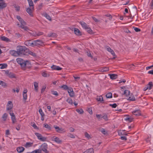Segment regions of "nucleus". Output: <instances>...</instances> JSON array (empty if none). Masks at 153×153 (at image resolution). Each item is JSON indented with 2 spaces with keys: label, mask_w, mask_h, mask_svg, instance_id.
<instances>
[{
  "label": "nucleus",
  "mask_w": 153,
  "mask_h": 153,
  "mask_svg": "<svg viewBox=\"0 0 153 153\" xmlns=\"http://www.w3.org/2000/svg\"><path fill=\"white\" fill-rule=\"evenodd\" d=\"M16 61L23 70H25L26 68H29L31 67V64L29 61L24 60L21 58H18L16 59Z\"/></svg>",
  "instance_id": "nucleus-1"
},
{
  "label": "nucleus",
  "mask_w": 153,
  "mask_h": 153,
  "mask_svg": "<svg viewBox=\"0 0 153 153\" xmlns=\"http://www.w3.org/2000/svg\"><path fill=\"white\" fill-rule=\"evenodd\" d=\"M16 50L19 56L21 55H25L28 51V50L25 47L23 46H18Z\"/></svg>",
  "instance_id": "nucleus-2"
},
{
  "label": "nucleus",
  "mask_w": 153,
  "mask_h": 153,
  "mask_svg": "<svg viewBox=\"0 0 153 153\" xmlns=\"http://www.w3.org/2000/svg\"><path fill=\"white\" fill-rule=\"evenodd\" d=\"M60 88H62L63 89L65 90H68V92L70 97H73L74 96V92L73 91V88H69L66 85H63L60 87Z\"/></svg>",
  "instance_id": "nucleus-3"
},
{
  "label": "nucleus",
  "mask_w": 153,
  "mask_h": 153,
  "mask_svg": "<svg viewBox=\"0 0 153 153\" xmlns=\"http://www.w3.org/2000/svg\"><path fill=\"white\" fill-rule=\"evenodd\" d=\"M21 23V25L19 24H17L18 25L19 27H20L21 28L24 29L26 31H28L29 30V28L25 25L26 24V23L22 19L21 21L20 22Z\"/></svg>",
  "instance_id": "nucleus-4"
},
{
  "label": "nucleus",
  "mask_w": 153,
  "mask_h": 153,
  "mask_svg": "<svg viewBox=\"0 0 153 153\" xmlns=\"http://www.w3.org/2000/svg\"><path fill=\"white\" fill-rule=\"evenodd\" d=\"M35 135L37 137L38 139L40 140L41 141H45L47 138L45 137H42V135L38 133H35Z\"/></svg>",
  "instance_id": "nucleus-5"
},
{
  "label": "nucleus",
  "mask_w": 153,
  "mask_h": 153,
  "mask_svg": "<svg viewBox=\"0 0 153 153\" xmlns=\"http://www.w3.org/2000/svg\"><path fill=\"white\" fill-rule=\"evenodd\" d=\"M41 151L42 150L45 153H49V151L47 150L48 148V145L46 143H44L41 145Z\"/></svg>",
  "instance_id": "nucleus-6"
},
{
  "label": "nucleus",
  "mask_w": 153,
  "mask_h": 153,
  "mask_svg": "<svg viewBox=\"0 0 153 153\" xmlns=\"http://www.w3.org/2000/svg\"><path fill=\"white\" fill-rule=\"evenodd\" d=\"M24 44L27 46H34L33 41L31 40H27L25 41L24 42Z\"/></svg>",
  "instance_id": "nucleus-7"
},
{
  "label": "nucleus",
  "mask_w": 153,
  "mask_h": 153,
  "mask_svg": "<svg viewBox=\"0 0 153 153\" xmlns=\"http://www.w3.org/2000/svg\"><path fill=\"white\" fill-rule=\"evenodd\" d=\"M5 74L9 77L11 78H16V76L15 74L13 73L9 72L8 71H7L5 72Z\"/></svg>",
  "instance_id": "nucleus-8"
},
{
  "label": "nucleus",
  "mask_w": 153,
  "mask_h": 153,
  "mask_svg": "<svg viewBox=\"0 0 153 153\" xmlns=\"http://www.w3.org/2000/svg\"><path fill=\"white\" fill-rule=\"evenodd\" d=\"M153 86V83L152 82H149L147 84L146 86L144 88V91H146L148 89L150 90Z\"/></svg>",
  "instance_id": "nucleus-9"
},
{
  "label": "nucleus",
  "mask_w": 153,
  "mask_h": 153,
  "mask_svg": "<svg viewBox=\"0 0 153 153\" xmlns=\"http://www.w3.org/2000/svg\"><path fill=\"white\" fill-rule=\"evenodd\" d=\"M33 43L34 46L41 45L43 44V42L42 41L38 40L33 41Z\"/></svg>",
  "instance_id": "nucleus-10"
},
{
  "label": "nucleus",
  "mask_w": 153,
  "mask_h": 153,
  "mask_svg": "<svg viewBox=\"0 0 153 153\" xmlns=\"http://www.w3.org/2000/svg\"><path fill=\"white\" fill-rule=\"evenodd\" d=\"M10 54L12 55L17 57L19 56L17 51L10 50Z\"/></svg>",
  "instance_id": "nucleus-11"
},
{
  "label": "nucleus",
  "mask_w": 153,
  "mask_h": 153,
  "mask_svg": "<svg viewBox=\"0 0 153 153\" xmlns=\"http://www.w3.org/2000/svg\"><path fill=\"white\" fill-rule=\"evenodd\" d=\"M13 105L11 101H9L7 105V111L11 110L13 108Z\"/></svg>",
  "instance_id": "nucleus-12"
},
{
  "label": "nucleus",
  "mask_w": 153,
  "mask_h": 153,
  "mask_svg": "<svg viewBox=\"0 0 153 153\" xmlns=\"http://www.w3.org/2000/svg\"><path fill=\"white\" fill-rule=\"evenodd\" d=\"M7 4L3 0H0V8L3 9L6 7Z\"/></svg>",
  "instance_id": "nucleus-13"
},
{
  "label": "nucleus",
  "mask_w": 153,
  "mask_h": 153,
  "mask_svg": "<svg viewBox=\"0 0 153 153\" xmlns=\"http://www.w3.org/2000/svg\"><path fill=\"white\" fill-rule=\"evenodd\" d=\"M75 33L77 36H81L82 35L81 32L78 28H74Z\"/></svg>",
  "instance_id": "nucleus-14"
},
{
  "label": "nucleus",
  "mask_w": 153,
  "mask_h": 153,
  "mask_svg": "<svg viewBox=\"0 0 153 153\" xmlns=\"http://www.w3.org/2000/svg\"><path fill=\"white\" fill-rule=\"evenodd\" d=\"M79 23L81 25L82 27L85 30L87 29L89 26L87 25L85 22L82 21H80Z\"/></svg>",
  "instance_id": "nucleus-15"
},
{
  "label": "nucleus",
  "mask_w": 153,
  "mask_h": 153,
  "mask_svg": "<svg viewBox=\"0 0 153 153\" xmlns=\"http://www.w3.org/2000/svg\"><path fill=\"white\" fill-rule=\"evenodd\" d=\"M52 140L58 143H61L62 142V140L57 137H53L52 138Z\"/></svg>",
  "instance_id": "nucleus-16"
},
{
  "label": "nucleus",
  "mask_w": 153,
  "mask_h": 153,
  "mask_svg": "<svg viewBox=\"0 0 153 153\" xmlns=\"http://www.w3.org/2000/svg\"><path fill=\"white\" fill-rule=\"evenodd\" d=\"M106 50L110 52L113 56H115V54L114 51L110 47H107L106 48Z\"/></svg>",
  "instance_id": "nucleus-17"
},
{
  "label": "nucleus",
  "mask_w": 153,
  "mask_h": 153,
  "mask_svg": "<svg viewBox=\"0 0 153 153\" xmlns=\"http://www.w3.org/2000/svg\"><path fill=\"white\" fill-rule=\"evenodd\" d=\"M51 68L53 70L59 71L61 70L62 68H60L59 66H57L55 65H53L51 67Z\"/></svg>",
  "instance_id": "nucleus-18"
},
{
  "label": "nucleus",
  "mask_w": 153,
  "mask_h": 153,
  "mask_svg": "<svg viewBox=\"0 0 153 153\" xmlns=\"http://www.w3.org/2000/svg\"><path fill=\"white\" fill-rule=\"evenodd\" d=\"M25 149L22 147H18L16 149L17 152L19 153L22 152Z\"/></svg>",
  "instance_id": "nucleus-19"
},
{
  "label": "nucleus",
  "mask_w": 153,
  "mask_h": 153,
  "mask_svg": "<svg viewBox=\"0 0 153 153\" xmlns=\"http://www.w3.org/2000/svg\"><path fill=\"white\" fill-rule=\"evenodd\" d=\"M54 127L56 129V131L60 133L61 131H63V129L62 128H60L59 127L57 126H54Z\"/></svg>",
  "instance_id": "nucleus-20"
},
{
  "label": "nucleus",
  "mask_w": 153,
  "mask_h": 153,
  "mask_svg": "<svg viewBox=\"0 0 153 153\" xmlns=\"http://www.w3.org/2000/svg\"><path fill=\"white\" fill-rule=\"evenodd\" d=\"M33 144V143L27 142L26 143V144L24 145V146L26 148H28L32 146Z\"/></svg>",
  "instance_id": "nucleus-21"
},
{
  "label": "nucleus",
  "mask_w": 153,
  "mask_h": 153,
  "mask_svg": "<svg viewBox=\"0 0 153 153\" xmlns=\"http://www.w3.org/2000/svg\"><path fill=\"white\" fill-rule=\"evenodd\" d=\"M1 39L2 40L6 42L10 41V40L9 39L4 36L1 37Z\"/></svg>",
  "instance_id": "nucleus-22"
},
{
  "label": "nucleus",
  "mask_w": 153,
  "mask_h": 153,
  "mask_svg": "<svg viewBox=\"0 0 153 153\" xmlns=\"http://www.w3.org/2000/svg\"><path fill=\"white\" fill-rule=\"evenodd\" d=\"M42 15L46 17L47 19L50 21L51 20V17L48 14L46 13H44L42 14Z\"/></svg>",
  "instance_id": "nucleus-23"
},
{
  "label": "nucleus",
  "mask_w": 153,
  "mask_h": 153,
  "mask_svg": "<svg viewBox=\"0 0 153 153\" xmlns=\"http://www.w3.org/2000/svg\"><path fill=\"white\" fill-rule=\"evenodd\" d=\"M94 150L93 149H89L84 152V153H94Z\"/></svg>",
  "instance_id": "nucleus-24"
},
{
  "label": "nucleus",
  "mask_w": 153,
  "mask_h": 153,
  "mask_svg": "<svg viewBox=\"0 0 153 153\" xmlns=\"http://www.w3.org/2000/svg\"><path fill=\"white\" fill-rule=\"evenodd\" d=\"M96 100L98 101L103 102V103L104 102L103 98L102 96H97L96 98Z\"/></svg>",
  "instance_id": "nucleus-25"
},
{
  "label": "nucleus",
  "mask_w": 153,
  "mask_h": 153,
  "mask_svg": "<svg viewBox=\"0 0 153 153\" xmlns=\"http://www.w3.org/2000/svg\"><path fill=\"white\" fill-rule=\"evenodd\" d=\"M47 36L55 37L57 36V35L55 33H51L48 34Z\"/></svg>",
  "instance_id": "nucleus-26"
},
{
  "label": "nucleus",
  "mask_w": 153,
  "mask_h": 153,
  "mask_svg": "<svg viewBox=\"0 0 153 153\" xmlns=\"http://www.w3.org/2000/svg\"><path fill=\"white\" fill-rule=\"evenodd\" d=\"M130 93V91L127 90H125L124 91L123 93V95H124L126 97H128L129 96Z\"/></svg>",
  "instance_id": "nucleus-27"
},
{
  "label": "nucleus",
  "mask_w": 153,
  "mask_h": 153,
  "mask_svg": "<svg viewBox=\"0 0 153 153\" xmlns=\"http://www.w3.org/2000/svg\"><path fill=\"white\" fill-rule=\"evenodd\" d=\"M132 113L135 115H140V111L139 110L134 111Z\"/></svg>",
  "instance_id": "nucleus-28"
},
{
  "label": "nucleus",
  "mask_w": 153,
  "mask_h": 153,
  "mask_svg": "<svg viewBox=\"0 0 153 153\" xmlns=\"http://www.w3.org/2000/svg\"><path fill=\"white\" fill-rule=\"evenodd\" d=\"M110 78L111 79H114L117 78V75L116 74H110Z\"/></svg>",
  "instance_id": "nucleus-29"
},
{
  "label": "nucleus",
  "mask_w": 153,
  "mask_h": 153,
  "mask_svg": "<svg viewBox=\"0 0 153 153\" xmlns=\"http://www.w3.org/2000/svg\"><path fill=\"white\" fill-rule=\"evenodd\" d=\"M85 30L89 34H91L93 33L92 30L91 29V28L89 27V26L87 29H86Z\"/></svg>",
  "instance_id": "nucleus-30"
},
{
  "label": "nucleus",
  "mask_w": 153,
  "mask_h": 153,
  "mask_svg": "<svg viewBox=\"0 0 153 153\" xmlns=\"http://www.w3.org/2000/svg\"><path fill=\"white\" fill-rule=\"evenodd\" d=\"M34 86L35 90L37 91L38 88V83L36 82H34Z\"/></svg>",
  "instance_id": "nucleus-31"
},
{
  "label": "nucleus",
  "mask_w": 153,
  "mask_h": 153,
  "mask_svg": "<svg viewBox=\"0 0 153 153\" xmlns=\"http://www.w3.org/2000/svg\"><path fill=\"white\" fill-rule=\"evenodd\" d=\"M99 130L104 135H105L107 134V131L105 130V129L104 128H101Z\"/></svg>",
  "instance_id": "nucleus-32"
},
{
  "label": "nucleus",
  "mask_w": 153,
  "mask_h": 153,
  "mask_svg": "<svg viewBox=\"0 0 153 153\" xmlns=\"http://www.w3.org/2000/svg\"><path fill=\"white\" fill-rule=\"evenodd\" d=\"M105 96L107 98H111L112 97V94L111 93L109 92Z\"/></svg>",
  "instance_id": "nucleus-33"
},
{
  "label": "nucleus",
  "mask_w": 153,
  "mask_h": 153,
  "mask_svg": "<svg viewBox=\"0 0 153 153\" xmlns=\"http://www.w3.org/2000/svg\"><path fill=\"white\" fill-rule=\"evenodd\" d=\"M130 11V10H129ZM130 16L129 17L131 18V19H133V17L136 15V12H135L134 13H133V12L131 11V12L130 11Z\"/></svg>",
  "instance_id": "nucleus-34"
},
{
  "label": "nucleus",
  "mask_w": 153,
  "mask_h": 153,
  "mask_svg": "<svg viewBox=\"0 0 153 153\" xmlns=\"http://www.w3.org/2000/svg\"><path fill=\"white\" fill-rule=\"evenodd\" d=\"M28 2L29 5L30 7H33V4L32 0H27Z\"/></svg>",
  "instance_id": "nucleus-35"
},
{
  "label": "nucleus",
  "mask_w": 153,
  "mask_h": 153,
  "mask_svg": "<svg viewBox=\"0 0 153 153\" xmlns=\"http://www.w3.org/2000/svg\"><path fill=\"white\" fill-rule=\"evenodd\" d=\"M7 117V114L5 113L4 114L2 117V118L3 119V120L4 121H5L6 120Z\"/></svg>",
  "instance_id": "nucleus-36"
},
{
  "label": "nucleus",
  "mask_w": 153,
  "mask_h": 153,
  "mask_svg": "<svg viewBox=\"0 0 153 153\" xmlns=\"http://www.w3.org/2000/svg\"><path fill=\"white\" fill-rule=\"evenodd\" d=\"M101 71L103 72L108 71H109V68L107 67H105L102 68L101 70Z\"/></svg>",
  "instance_id": "nucleus-37"
},
{
  "label": "nucleus",
  "mask_w": 153,
  "mask_h": 153,
  "mask_svg": "<svg viewBox=\"0 0 153 153\" xmlns=\"http://www.w3.org/2000/svg\"><path fill=\"white\" fill-rule=\"evenodd\" d=\"M66 101L69 104L71 105H72L73 104L72 100L70 98H68V99Z\"/></svg>",
  "instance_id": "nucleus-38"
},
{
  "label": "nucleus",
  "mask_w": 153,
  "mask_h": 153,
  "mask_svg": "<svg viewBox=\"0 0 153 153\" xmlns=\"http://www.w3.org/2000/svg\"><path fill=\"white\" fill-rule=\"evenodd\" d=\"M27 13L31 16H33V10H26Z\"/></svg>",
  "instance_id": "nucleus-39"
},
{
  "label": "nucleus",
  "mask_w": 153,
  "mask_h": 153,
  "mask_svg": "<svg viewBox=\"0 0 153 153\" xmlns=\"http://www.w3.org/2000/svg\"><path fill=\"white\" fill-rule=\"evenodd\" d=\"M44 127L45 128H46L48 130H51V127L50 126L48 125L47 124H44Z\"/></svg>",
  "instance_id": "nucleus-40"
},
{
  "label": "nucleus",
  "mask_w": 153,
  "mask_h": 153,
  "mask_svg": "<svg viewBox=\"0 0 153 153\" xmlns=\"http://www.w3.org/2000/svg\"><path fill=\"white\" fill-rule=\"evenodd\" d=\"M102 118L105 121H107L108 120L107 115L105 114H104L103 116L102 115Z\"/></svg>",
  "instance_id": "nucleus-41"
},
{
  "label": "nucleus",
  "mask_w": 153,
  "mask_h": 153,
  "mask_svg": "<svg viewBox=\"0 0 153 153\" xmlns=\"http://www.w3.org/2000/svg\"><path fill=\"white\" fill-rule=\"evenodd\" d=\"M11 119L12 121V123H14L16 122V119L15 116H12L11 117Z\"/></svg>",
  "instance_id": "nucleus-42"
},
{
  "label": "nucleus",
  "mask_w": 153,
  "mask_h": 153,
  "mask_svg": "<svg viewBox=\"0 0 153 153\" xmlns=\"http://www.w3.org/2000/svg\"><path fill=\"white\" fill-rule=\"evenodd\" d=\"M7 66L6 64H2L1 66L0 67L1 69H3L6 68Z\"/></svg>",
  "instance_id": "nucleus-43"
},
{
  "label": "nucleus",
  "mask_w": 153,
  "mask_h": 153,
  "mask_svg": "<svg viewBox=\"0 0 153 153\" xmlns=\"http://www.w3.org/2000/svg\"><path fill=\"white\" fill-rule=\"evenodd\" d=\"M0 85L2 86H5L7 85L6 84L2 81L0 80Z\"/></svg>",
  "instance_id": "nucleus-44"
},
{
  "label": "nucleus",
  "mask_w": 153,
  "mask_h": 153,
  "mask_svg": "<svg viewBox=\"0 0 153 153\" xmlns=\"http://www.w3.org/2000/svg\"><path fill=\"white\" fill-rule=\"evenodd\" d=\"M32 152V153H41V150L39 149H36L33 151Z\"/></svg>",
  "instance_id": "nucleus-45"
},
{
  "label": "nucleus",
  "mask_w": 153,
  "mask_h": 153,
  "mask_svg": "<svg viewBox=\"0 0 153 153\" xmlns=\"http://www.w3.org/2000/svg\"><path fill=\"white\" fill-rule=\"evenodd\" d=\"M76 111L80 114H82L83 113V111L82 108L80 109H77L76 110Z\"/></svg>",
  "instance_id": "nucleus-46"
},
{
  "label": "nucleus",
  "mask_w": 153,
  "mask_h": 153,
  "mask_svg": "<svg viewBox=\"0 0 153 153\" xmlns=\"http://www.w3.org/2000/svg\"><path fill=\"white\" fill-rule=\"evenodd\" d=\"M28 53L29 54L34 57H36V53L31 51H29Z\"/></svg>",
  "instance_id": "nucleus-47"
},
{
  "label": "nucleus",
  "mask_w": 153,
  "mask_h": 153,
  "mask_svg": "<svg viewBox=\"0 0 153 153\" xmlns=\"http://www.w3.org/2000/svg\"><path fill=\"white\" fill-rule=\"evenodd\" d=\"M97 118L99 120H100L102 118V115L101 114H96Z\"/></svg>",
  "instance_id": "nucleus-48"
},
{
  "label": "nucleus",
  "mask_w": 153,
  "mask_h": 153,
  "mask_svg": "<svg viewBox=\"0 0 153 153\" xmlns=\"http://www.w3.org/2000/svg\"><path fill=\"white\" fill-rule=\"evenodd\" d=\"M39 112L41 116H44V112L42 111V109L40 108L39 110Z\"/></svg>",
  "instance_id": "nucleus-49"
},
{
  "label": "nucleus",
  "mask_w": 153,
  "mask_h": 153,
  "mask_svg": "<svg viewBox=\"0 0 153 153\" xmlns=\"http://www.w3.org/2000/svg\"><path fill=\"white\" fill-rule=\"evenodd\" d=\"M125 120L130 122L132 121L133 119L131 117H127L126 118Z\"/></svg>",
  "instance_id": "nucleus-50"
},
{
  "label": "nucleus",
  "mask_w": 153,
  "mask_h": 153,
  "mask_svg": "<svg viewBox=\"0 0 153 153\" xmlns=\"http://www.w3.org/2000/svg\"><path fill=\"white\" fill-rule=\"evenodd\" d=\"M128 100L131 101H134L135 100V98L134 96L129 97L128 98Z\"/></svg>",
  "instance_id": "nucleus-51"
},
{
  "label": "nucleus",
  "mask_w": 153,
  "mask_h": 153,
  "mask_svg": "<svg viewBox=\"0 0 153 153\" xmlns=\"http://www.w3.org/2000/svg\"><path fill=\"white\" fill-rule=\"evenodd\" d=\"M86 53H87V56L89 57H91V58H92L93 57V56H92L91 53H90V52L89 51H87L86 52Z\"/></svg>",
  "instance_id": "nucleus-52"
},
{
  "label": "nucleus",
  "mask_w": 153,
  "mask_h": 153,
  "mask_svg": "<svg viewBox=\"0 0 153 153\" xmlns=\"http://www.w3.org/2000/svg\"><path fill=\"white\" fill-rule=\"evenodd\" d=\"M92 18L95 22H100V20H98V19H96V18H95L94 17L92 16Z\"/></svg>",
  "instance_id": "nucleus-53"
},
{
  "label": "nucleus",
  "mask_w": 153,
  "mask_h": 153,
  "mask_svg": "<svg viewBox=\"0 0 153 153\" xmlns=\"http://www.w3.org/2000/svg\"><path fill=\"white\" fill-rule=\"evenodd\" d=\"M52 94L55 95L56 96H57L58 95L57 92L56 91H53L51 92Z\"/></svg>",
  "instance_id": "nucleus-54"
},
{
  "label": "nucleus",
  "mask_w": 153,
  "mask_h": 153,
  "mask_svg": "<svg viewBox=\"0 0 153 153\" xmlns=\"http://www.w3.org/2000/svg\"><path fill=\"white\" fill-rule=\"evenodd\" d=\"M23 100L25 101L27 99V94H23Z\"/></svg>",
  "instance_id": "nucleus-55"
},
{
  "label": "nucleus",
  "mask_w": 153,
  "mask_h": 153,
  "mask_svg": "<svg viewBox=\"0 0 153 153\" xmlns=\"http://www.w3.org/2000/svg\"><path fill=\"white\" fill-rule=\"evenodd\" d=\"M133 28L134 29V30H135V31L136 32H138L140 31V30L137 27H133Z\"/></svg>",
  "instance_id": "nucleus-56"
},
{
  "label": "nucleus",
  "mask_w": 153,
  "mask_h": 153,
  "mask_svg": "<svg viewBox=\"0 0 153 153\" xmlns=\"http://www.w3.org/2000/svg\"><path fill=\"white\" fill-rule=\"evenodd\" d=\"M68 137L73 138H74L75 137L74 135L70 133L68 134Z\"/></svg>",
  "instance_id": "nucleus-57"
},
{
  "label": "nucleus",
  "mask_w": 153,
  "mask_h": 153,
  "mask_svg": "<svg viewBox=\"0 0 153 153\" xmlns=\"http://www.w3.org/2000/svg\"><path fill=\"white\" fill-rule=\"evenodd\" d=\"M109 106L112 107L113 108H115L117 105L116 103H114L113 104H110Z\"/></svg>",
  "instance_id": "nucleus-58"
},
{
  "label": "nucleus",
  "mask_w": 153,
  "mask_h": 153,
  "mask_svg": "<svg viewBox=\"0 0 153 153\" xmlns=\"http://www.w3.org/2000/svg\"><path fill=\"white\" fill-rule=\"evenodd\" d=\"M46 85H44L43 86L41 90V93H42L44 91L45 89L46 88Z\"/></svg>",
  "instance_id": "nucleus-59"
},
{
  "label": "nucleus",
  "mask_w": 153,
  "mask_h": 153,
  "mask_svg": "<svg viewBox=\"0 0 153 153\" xmlns=\"http://www.w3.org/2000/svg\"><path fill=\"white\" fill-rule=\"evenodd\" d=\"M85 135L86 137L88 138H90V136L89 134L87 132H85Z\"/></svg>",
  "instance_id": "nucleus-60"
},
{
  "label": "nucleus",
  "mask_w": 153,
  "mask_h": 153,
  "mask_svg": "<svg viewBox=\"0 0 153 153\" xmlns=\"http://www.w3.org/2000/svg\"><path fill=\"white\" fill-rule=\"evenodd\" d=\"M105 16L108 17L109 19H111L112 18V16L109 14H106L105 15Z\"/></svg>",
  "instance_id": "nucleus-61"
},
{
  "label": "nucleus",
  "mask_w": 153,
  "mask_h": 153,
  "mask_svg": "<svg viewBox=\"0 0 153 153\" xmlns=\"http://www.w3.org/2000/svg\"><path fill=\"white\" fill-rule=\"evenodd\" d=\"M15 36L19 38L21 36V34L18 33H15Z\"/></svg>",
  "instance_id": "nucleus-62"
},
{
  "label": "nucleus",
  "mask_w": 153,
  "mask_h": 153,
  "mask_svg": "<svg viewBox=\"0 0 153 153\" xmlns=\"http://www.w3.org/2000/svg\"><path fill=\"white\" fill-rule=\"evenodd\" d=\"M43 34V33L42 32H39L38 33H36L37 36H39L42 35Z\"/></svg>",
  "instance_id": "nucleus-63"
},
{
  "label": "nucleus",
  "mask_w": 153,
  "mask_h": 153,
  "mask_svg": "<svg viewBox=\"0 0 153 153\" xmlns=\"http://www.w3.org/2000/svg\"><path fill=\"white\" fill-rule=\"evenodd\" d=\"M16 18L20 22L22 20V19L21 18V17L19 16H17Z\"/></svg>",
  "instance_id": "nucleus-64"
}]
</instances>
